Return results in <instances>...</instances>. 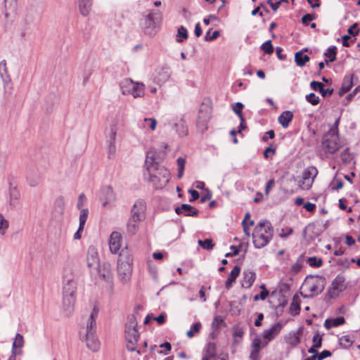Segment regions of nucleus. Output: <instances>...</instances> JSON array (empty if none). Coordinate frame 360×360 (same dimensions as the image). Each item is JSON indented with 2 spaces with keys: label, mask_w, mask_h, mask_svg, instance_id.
Listing matches in <instances>:
<instances>
[{
  "label": "nucleus",
  "mask_w": 360,
  "mask_h": 360,
  "mask_svg": "<svg viewBox=\"0 0 360 360\" xmlns=\"http://www.w3.org/2000/svg\"><path fill=\"white\" fill-rule=\"evenodd\" d=\"M216 355V345L214 343L210 342L207 345L202 360H212V357H214Z\"/></svg>",
  "instance_id": "31"
},
{
  "label": "nucleus",
  "mask_w": 360,
  "mask_h": 360,
  "mask_svg": "<svg viewBox=\"0 0 360 360\" xmlns=\"http://www.w3.org/2000/svg\"><path fill=\"white\" fill-rule=\"evenodd\" d=\"M346 288L345 278L342 275H338L332 283L331 292L333 295H338L343 291Z\"/></svg>",
  "instance_id": "19"
},
{
  "label": "nucleus",
  "mask_w": 360,
  "mask_h": 360,
  "mask_svg": "<svg viewBox=\"0 0 360 360\" xmlns=\"http://www.w3.org/2000/svg\"><path fill=\"white\" fill-rule=\"evenodd\" d=\"M134 86V82L130 79H125L120 83V88L123 95L130 94L132 86Z\"/></svg>",
  "instance_id": "36"
},
{
  "label": "nucleus",
  "mask_w": 360,
  "mask_h": 360,
  "mask_svg": "<svg viewBox=\"0 0 360 360\" xmlns=\"http://www.w3.org/2000/svg\"><path fill=\"white\" fill-rule=\"evenodd\" d=\"M0 76L4 82L10 80V77L8 74L6 68V62L5 60H3L0 62Z\"/></svg>",
  "instance_id": "40"
},
{
  "label": "nucleus",
  "mask_w": 360,
  "mask_h": 360,
  "mask_svg": "<svg viewBox=\"0 0 360 360\" xmlns=\"http://www.w3.org/2000/svg\"><path fill=\"white\" fill-rule=\"evenodd\" d=\"M325 56L329 58L328 61L333 62L336 60V47L332 46L328 49Z\"/></svg>",
  "instance_id": "47"
},
{
  "label": "nucleus",
  "mask_w": 360,
  "mask_h": 360,
  "mask_svg": "<svg viewBox=\"0 0 360 360\" xmlns=\"http://www.w3.org/2000/svg\"><path fill=\"white\" fill-rule=\"evenodd\" d=\"M118 130L117 121L112 120L105 130L108 141H116L117 132Z\"/></svg>",
  "instance_id": "25"
},
{
  "label": "nucleus",
  "mask_w": 360,
  "mask_h": 360,
  "mask_svg": "<svg viewBox=\"0 0 360 360\" xmlns=\"http://www.w3.org/2000/svg\"><path fill=\"white\" fill-rule=\"evenodd\" d=\"M122 236L119 232L113 231L109 239V248L112 254H116L121 247Z\"/></svg>",
  "instance_id": "16"
},
{
  "label": "nucleus",
  "mask_w": 360,
  "mask_h": 360,
  "mask_svg": "<svg viewBox=\"0 0 360 360\" xmlns=\"http://www.w3.org/2000/svg\"><path fill=\"white\" fill-rule=\"evenodd\" d=\"M133 272V256L127 248L122 249L117 259V275L122 284L128 283Z\"/></svg>",
  "instance_id": "2"
},
{
  "label": "nucleus",
  "mask_w": 360,
  "mask_h": 360,
  "mask_svg": "<svg viewBox=\"0 0 360 360\" xmlns=\"http://www.w3.org/2000/svg\"><path fill=\"white\" fill-rule=\"evenodd\" d=\"M144 90L145 84L143 83L134 82V86H132L129 94H131L134 98L142 97L144 95Z\"/></svg>",
  "instance_id": "29"
},
{
  "label": "nucleus",
  "mask_w": 360,
  "mask_h": 360,
  "mask_svg": "<svg viewBox=\"0 0 360 360\" xmlns=\"http://www.w3.org/2000/svg\"><path fill=\"white\" fill-rule=\"evenodd\" d=\"M261 49L264 53L271 54L274 52V47L270 40L266 41L261 46Z\"/></svg>",
  "instance_id": "52"
},
{
  "label": "nucleus",
  "mask_w": 360,
  "mask_h": 360,
  "mask_svg": "<svg viewBox=\"0 0 360 360\" xmlns=\"http://www.w3.org/2000/svg\"><path fill=\"white\" fill-rule=\"evenodd\" d=\"M174 127L176 129V131L179 136H184L187 134L188 130L182 119H181L178 123H174Z\"/></svg>",
  "instance_id": "39"
},
{
  "label": "nucleus",
  "mask_w": 360,
  "mask_h": 360,
  "mask_svg": "<svg viewBox=\"0 0 360 360\" xmlns=\"http://www.w3.org/2000/svg\"><path fill=\"white\" fill-rule=\"evenodd\" d=\"M275 153V149L272 148L271 146L266 148L264 151V157L265 158H268L270 156H272Z\"/></svg>",
  "instance_id": "64"
},
{
  "label": "nucleus",
  "mask_w": 360,
  "mask_h": 360,
  "mask_svg": "<svg viewBox=\"0 0 360 360\" xmlns=\"http://www.w3.org/2000/svg\"><path fill=\"white\" fill-rule=\"evenodd\" d=\"M302 268V264L300 262H297L293 264L290 269V272L293 274L298 273Z\"/></svg>",
  "instance_id": "60"
},
{
  "label": "nucleus",
  "mask_w": 360,
  "mask_h": 360,
  "mask_svg": "<svg viewBox=\"0 0 360 360\" xmlns=\"http://www.w3.org/2000/svg\"><path fill=\"white\" fill-rule=\"evenodd\" d=\"M325 279L319 276L307 277L303 283V289L307 292L304 297H311L320 294L324 289Z\"/></svg>",
  "instance_id": "7"
},
{
  "label": "nucleus",
  "mask_w": 360,
  "mask_h": 360,
  "mask_svg": "<svg viewBox=\"0 0 360 360\" xmlns=\"http://www.w3.org/2000/svg\"><path fill=\"white\" fill-rule=\"evenodd\" d=\"M292 118L293 113L291 111L285 110L279 115L278 121L283 128H287Z\"/></svg>",
  "instance_id": "26"
},
{
  "label": "nucleus",
  "mask_w": 360,
  "mask_h": 360,
  "mask_svg": "<svg viewBox=\"0 0 360 360\" xmlns=\"http://www.w3.org/2000/svg\"><path fill=\"white\" fill-rule=\"evenodd\" d=\"M312 342L314 343L313 345H315L316 347H321L322 345V338L321 336L319 333H316L313 338Z\"/></svg>",
  "instance_id": "58"
},
{
  "label": "nucleus",
  "mask_w": 360,
  "mask_h": 360,
  "mask_svg": "<svg viewBox=\"0 0 360 360\" xmlns=\"http://www.w3.org/2000/svg\"><path fill=\"white\" fill-rule=\"evenodd\" d=\"M353 86V80L352 77H345L344 78L342 87L339 91V95L341 96L348 92Z\"/></svg>",
  "instance_id": "34"
},
{
  "label": "nucleus",
  "mask_w": 360,
  "mask_h": 360,
  "mask_svg": "<svg viewBox=\"0 0 360 360\" xmlns=\"http://www.w3.org/2000/svg\"><path fill=\"white\" fill-rule=\"evenodd\" d=\"M323 147L326 153H335L341 147L335 128H330L323 139Z\"/></svg>",
  "instance_id": "8"
},
{
  "label": "nucleus",
  "mask_w": 360,
  "mask_h": 360,
  "mask_svg": "<svg viewBox=\"0 0 360 360\" xmlns=\"http://www.w3.org/2000/svg\"><path fill=\"white\" fill-rule=\"evenodd\" d=\"M252 350L250 356H253L255 355H257L261 349L260 339H259L257 338L253 339L252 342Z\"/></svg>",
  "instance_id": "44"
},
{
  "label": "nucleus",
  "mask_w": 360,
  "mask_h": 360,
  "mask_svg": "<svg viewBox=\"0 0 360 360\" xmlns=\"http://www.w3.org/2000/svg\"><path fill=\"white\" fill-rule=\"evenodd\" d=\"M89 215V210L88 209H82L80 211L79 221V231H84V225Z\"/></svg>",
  "instance_id": "38"
},
{
  "label": "nucleus",
  "mask_w": 360,
  "mask_h": 360,
  "mask_svg": "<svg viewBox=\"0 0 360 360\" xmlns=\"http://www.w3.org/2000/svg\"><path fill=\"white\" fill-rule=\"evenodd\" d=\"M198 243L205 250H212L214 248V243L212 240L210 238L205 239L204 240H198Z\"/></svg>",
  "instance_id": "45"
},
{
  "label": "nucleus",
  "mask_w": 360,
  "mask_h": 360,
  "mask_svg": "<svg viewBox=\"0 0 360 360\" xmlns=\"http://www.w3.org/2000/svg\"><path fill=\"white\" fill-rule=\"evenodd\" d=\"M243 107V105L241 103L238 102L233 107V110L238 116V117L240 118V121L245 122V119H244V117L243 116V114H242Z\"/></svg>",
  "instance_id": "48"
},
{
  "label": "nucleus",
  "mask_w": 360,
  "mask_h": 360,
  "mask_svg": "<svg viewBox=\"0 0 360 360\" xmlns=\"http://www.w3.org/2000/svg\"><path fill=\"white\" fill-rule=\"evenodd\" d=\"M87 266L90 269H97L99 266L100 259L97 249L91 245L87 250L86 254Z\"/></svg>",
  "instance_id": "14"
},
{
  "label": "nucleus",
  "mask_w": 360,
  "mask_h": 360,
  "mask_svg": "<svg viewBox=\"0 0 360 360\" xmlns=\"http://www.w3.org/2000/svg\"><path fill=\"white\" fill-rule=\"evenodd\" d=\"M275 181L274 179H271L269 181H268L266 187H265V194L266 195H269L271 189L274 186Z\"/></svg>",
  "instance_id": "61"
},
{
  "label": "nucleus",
  "mask_w": 360,
  "mask_h": 360,
  "mask_svg": "<svg viewBox=\"0 0 360 360\" xmlns=\"http://www.w3.org/2000/svg\"><path fill=\"white\" fill-rule=\"evenodd\" d=\"M345 323V319L342 316H339L335 319H328L324 322V326L327 329H330L332 327L339 326Z\"/></svg>",
  "instance_id": "33"
},
{
  "label": "nucleus",
  "mask_w": 360,
  "mask_h": 360,
  "mask_svg": "<svg viewBox=\"0 0 360 360\" xmlns=\"http://www.w3.org/2000/svg\"><path fill=\"white\" fill-rule=\"evenodd\" d=\"M177 214H183L186 217H196L198 214V210L188 204H182L180 207L175 208Z\"/></svg>",
  "instance_id": "18"
},
{
  "label": "nucleus",
  "mask_w": 360,
  "mask_h": 360,
  "mask_svg": "<svg viewBox=\"0 0 360 360\" xmlns=\"http://www.w3.org/2000/svg\"><path fill=\"white\" fill-rule=\"evenodd\" d=\"M176 163H177V166H178L177 177L179 179H181V178H182V176L184 175L186 160L184 158L179 157L176 160Z\"/></svg>",
  "instance_id": "43"
},
{
  "label": "nucleus",
  "mask_w": 360,
  "mask_h": 360,
  "mask_svg": "<svg viewBox=\"0 0 360 360\" xmlns=\"http://www.w3.org/2000/svg\"><path fill=\"white\" fill-rule=\"evenodd\" d=\"M309 60V57L304 54L302 51H298L295 54V61L297 66H304L307 61Z\"/></svg>",
  "instance_id": "37"
},
{
  "label": "nucleus",
  "mask_w": 360,
  "mask_h": 360,
  "mask_svg": "<svg viewBox=\"0 0 360 360\" xmlns=\"http://www.w3.org/2000/svg\"><path fill=\"white\" fill-rule=\"evenodd\" d=\"M20 200V192L16 186L9 184L8 190V207L9 210H14L18 205Z\"/></svg>",
  "instance_id": "11"
},
{
  "label": "nucleus",
  "mask_w": 360,
  "mask_h": 360,
  "mask_svg": "<svg viewBox=\"0 0 360 360\" xmlns=\"http://www.w3.org/2000/svg\"><path fill=\"white\" fill-rule=\"evenodd\" d=\"M146 210V203L142 200H138L135 202L131 210V218L134 220L141 221L145 218Z\"/></svg>",
  "instance_id": "12"
},
{
  "label": "nucleus",
  "mask_w": 360,
  "mask_h": 360,
  "mask_svg": "<svg viewBox=\"0 0 360 360\" xmlns=\"http://www.w3.org/2000/svg\"><path fill=\"white\" fill-rule=\"evenodd\" d=\"M243 274L242 286L245 288H250L256 279V274L251 270L244 271Z\"/></svg>",
  "instance_id": "23"
},
{
  "label": "nucleus",
  "mask_w": 360,
  "mask_h": 360,
  "mask_svg": "<svg viewBox=\"0 0 360 360\" xmlns=\"http://www.w3.org/2000/svg\"><path fill=\"white\" fill-rule=\"evenodd\" d=\"M330 356H331V352L330 351L323 350L320 354L316 355V357H317L318 360H323L325 358Z\"/></svg>",
  "instance_id": "62"
},
{
  "label": "nucleus",
  "mask_w": 360,
  "mask_h": 360,
  "mask_svg": "<svg viewBox=\"0 0 360 360\" xmlns=\"http://www.w3.org/2000/svg\"><path fill=\"white\" fill-rule=\"evenodd\" d=\"M283 324L278 322L274 324L270 328L265 330L263 333V338L266 340V345L273 340L281 332Z\"/></svg>",
  "instance_id": "15"
},
{
  "label": "nucleus",
  "mask_w": 360,
  "mask_h": 360,
  "mask_svg": "<svg viewBox=\"0 0 360 360\" xmlns=\"http://www.w3.org/2000/svg\"><path fill=\"white\" fill-rule=\"evenodd\" d=\"M76 295L63 294V311L65 316H70L75 307Z\"/></svg>",
  "instance_id": "13"
},
{
  "label": "nucleus",
  "mask_w": 360,
  "mask_h": 360,
  "mask_svg": "<svg viewBox=\"0 0 360 360\" xmlns=\"http://www.w3.org/2000/svg\"><path fill=\"white\" fill-rule=\"evenodd\" d=\"M303 332V328L300 327L297 331L290 333L285 338L287 344L295 347L300 343V336Z\"/></svg>",
  "instance_id": "21"
},
{
  "label": "nucleus",
  "mask_w": 360,
  "mask_h": 360,
  "mask_svg": "<svg viewBox=\"0 0 360 360\" xmlns=\"http://www.w3.org/2000/svg\"><path fill=\"white\" fill-rule=\"evenodd\" d=\"M140 127L154 131L156 128L157 120L155 118H144L140 121Z\"/></svg>",
  "instance_id": "35"
},
{
  "label": "nucleus",
  "mask_w": 360,
  "mask_h": 360,
  "mask_svg": "<svg viewBox=\"0 0 360 360\" xmlns=\"http://www.w3.org/2000/svg\"><path fill=\"white\" fill-rule=\"evenodd\" d=\"M307 262L309 265L311 266L319 267L322 265V260L321 259H317L315 257H309Z\"/></svg>",
  "instance_id": "55"
},
{
  "label": "nucleus",
  "mask_w": 360,
  "mask_h": 360,
  "mask_svg": "<svg viewBox=\"0 0 360 360\" xmlns=\"http://www.w3.org/2000/svg\"><path fill=\"white\" fill-rule=\"evenodd\" d=\"M103 194L105 197L103 199H101L103 207H107L109 204L115 201V195L112 187H104L103 188Z\"/></svg>",
  "instance_id": "22"
},
{
  "label": "nucleus",
  "mask_w": 360,
  "mask_h": 360,
  "mask_svg": "<svg viewBox=\"0 0 360 360\" xmlns=\"http://www.w3.org/2000/svg\"><path fill=\"white\" fill-rule=\"evenodd\" d=\"M141 221L134 220L132 218H130L127 224V233L131 236L135 235L139 231V223Z\"/></svg>",
  "instance_id": "32"
},
{
  "label": "nucleus",
  "mask_w": 360,
  "mask_h": 360,
  "mask_svg": "<svg viewBox=\"0 0 360 360\" xmlns=\"http://www.w3.org/2000/svg\"><path fill=\"white\" fill-rule=\"evenodd\" d=\"M348 33L352 36H356L359 33V30L357 29V24L354 23L353 24L349 29H348Z\"/></svg>",
  "instance_id": "63"
},
{
  "label": "nucleus",
  "mask_w": 360,
  "mask_h": 360,
  "mask_svg": "<svg viewBox=\"0 0 360 360\" xmlns=\"http://www.w3.org/2000/svg\"><path fill=\"white\" fill-rule=\"evenodd\" d=\"M201 328V323L200 322H197L192 326V328L187 331L186 335L188 338H193L195 333H199Z\"/></svg>",
  "instance_id": "46"
},
{
  "label": "nucleus",
  "mask_w": 360,
  "mask_h": 360,
  "mask_svg": "<svg viewBox=\"0 0 360 360\" xmlns=\"http://www.w3.org/2000/svg\"><path fill=\"white\" fill-rule=\"evenodd\" d=\"M340 344L347 348L352 345V341L348 335H344L340 339Z\"/></svg>",
  "instance_id": "54"
},
{
  "label": "nucleus",
  "mask_w": 360,
  "mask_h": 360,
  "mask_svg": "<svg viewBox=\"0 0 360 360\" xmlns=\"http://www.w3.org/2000/svg\"><path fill=\"white\" fill-rule=\"evenodd\" d=\"M274 230L268 221H260L255 227L252 234L254 245L256 248L265 247L273 237Z\"/></svg>",
  "instance_id": "4"
},
{
  "label": "nucleus",
  "mask_w": 360,
  "mask_h": 360,
  "mask_svg": "<svg viewBox=\"0 0 360 360\" xmlns=\"http://www.w3.org/2000/svg\"><path fill=\"white\" fill-rule=\"evenodd\" d=\"M210 30L207 31L205 36V41H212L215 39H217L219 36V32L216 30L212 32V34H210Z\"/></svg>",
  "instance_id": "57"
},
{
  "label": "nucleus",
  "mask_w": 360,
  "mask_h": 360,
  "mask_svg": "<svg viewBox=\"0 0 360 360\" xmlns=\"http://www.w3.org/2000/svg\"><path fill=\"white\" fill-rule=\"evenodd\" d=\"M24 345V338L22 335L17 333L12 345V349L18 350L17 349H21ZM21 350V349H19Z\"/></svg>",
  "instance_id": "41"
},
{
  "label": "nucleus",
  "mask_w": 360,
  "mask_h": 360,
  "mask_svg": "<svg viewBox=\"0 0 360 360\" xmlns=\"http://www.w3.org/2000/svg\"><path fill=\"white\" fill-rule=\"evenodd\" d=\"M108 158H113L116 153L115 141H108Z\"/></svg>",
  "instance_id": "50"
},
{
  "label": "nucleus",
  "mask_w": 360,
  "mask_h": 360,
  "mask_svg": "<svg viewBox=\"0 0 360 360\" xmlns=\"http://www.w3.org/2000/svg\"><path fill=\"white\" fill-rule=\"evenodd\" d=\"M78 4L81 14L86 16L91 9L92 0H78Z\"/></svg>",
  "instance_id": "30"
},
{
  "label": "nucleus",
  "mask_w": 360,
  "mask_h": 360,
  "mask_svg": "<svg viewBox=\"0 0 360 360\" xmlns=\"http://www.w3.org/2000/svg\"><path fill=\"white\" fill-rule=\"evenodd\" d=\"M137 326L138 323L135 316L133 315L129 316L125 325V338L127 349L131 352H136L140 354L141 353V350L136 349V344L139 339Z\"/></svg>",
  "instance_id": "5"
},
{
  "label": "nucleus",
  "mask_w": 360,
  "mask_h": 360,
  "mask_svg": "<svg viewBox=\"0 0 360 360\" xmlns=\"http://www.w3.org/2000/svg\"><path fill=\"white\" fill-rule=\"evenodd\" d=\"M170 77V71L168 68H162L158 72L156 76L157 82L160 84L165 83Z\"/></svg>",
  "instance_id": "28"
},
{
  "label": "nucleus",
  "mask_w": 360,
  "mask_h": 360,
  "mask_svg": "<svg viewBox=\"0 0 360 360\" xmlns=\"http://www.w3.org/2000/svg\"><path fill=\"white\" fill-rule=\"evenodd\" d=\"M99 276L106 282L111 283L113 279L111 266L109 263H104L98 269Z\"/></svg>",
  "instance_id": "20"
},
{
  "label": "nucleus",
  "mask_w": 360,
  "mask_h": 360,
  "mask_svg": "<svg viewBox=\"0 0 360 360\" xmlns=\"http://www.w3.org/2000/svg\"><path fill=\"white\" fill-rule=\"evenodd\" d=\"M99 309L94 306L86 321L85 328V342L87 347L92 352H97L100 348V342L96 336V318Z\"/></svg>",
  "instance_id": "3"
},
{
  "label": "nucleus",
  "mask_w": 360,
  "mask_h": 360,
  "mask_svg": "<svg viewBox=\"0 0 360 360\" xmlns=\"http://www.w3.org/2000/svg\"><path fill=\"white\" fill-rule=\"evenodd\" d=\"M310 86L314 91H319L321 92L323 89V84L316 81H312L310 83Z\"/></svg>",
  "instance_id": "59"
},
{
  "label": "nucleus",
  "mask_w": 360,
  "mask_h": 360,
  "mask_svg": "<svg viewBox=\"0 0 360 360\" xmlns=\"http://www.w3.org/2000/svg\"><path fill=\"white\" fill-rule=\"evenodd\" d=\"M77 276L76 271L66 265L63 272V294L76 295Z\"/></svg>",
  "instance_id": "6"
},
{
  "label": "nucleus",
  "mask_w": 360,
  "mask_h": 360,
  "mask_svg": "<svg viewBox=\"0 0 360 360\" xmlns=\"http://www.w3.org/2000/svg\"><path fill=\"white\" fill-rule=\"evenodd\" d=\"M153 12L149 13L148 15H145L144 22H143V29L144 32L149 35H154L155 34V22L153 18Z\"/></svg>",
  "instance_id": "17"
},
{
  "label": "nucleus",
  "mask_w": 360,
  "mask_h": 360,
  "mask_svg": "<svg viewBox=\"0 0 360 360\" xmlns=\"http://www.w3.org/2000/svg\"><path fill=\"white\" fill-rule=\"evenodd\" d=\"M317 174L318 170L315 167H308L302 174V179L299 181V186L303 190H309Z\"/></svg>",
  "instance_id": "9"
},
{
  "label": "nucleus",
  "mask_w": 360,
  "mask_h": 360,
  "mask_svg": "<svg viewBox=\"0 0 360 360\" xmlns=\"http://www.w3.org/2000/svg\"><path fill=\"white\" fill-rule=\"evenodd\" d=\"M254 225V221L250 220L249 222H243L242 223L243 231L246 236H250V227Z\"/></svg>",
  "instance_id": "56"
},
{
  "label": "nucleus",
  "mask_w": 360,
  "mask_h": 360,
  "mask_svg": "<svg viewBox=\"0 0 360 360\" xmlns=\"http://www.w3.org/2000/svg\"><path fill=\"white\" fill-rule=\"evenodd\" d=\"M306 99L309 103L314 105H317L320 101L319 96L314 93H311L309 95H307Z\"/></svg>",
  "instance_id": "53"
},
{
  "label": "nucleus",
  "mask_w": 360,
  "mask_h": 360,
  "mask_svg": "<svg viewBox=\"0 0 360 360\" xmlns=\"http://www.w3.org/2000/svg\"><path fill=\"white\" fill-rule=\"evenodd\" d=\"M65 199L63 196L58 197L53 204V213L56 216L62 217L65 207Z\"/></svg>",
  "instance_id": "24"
},
{
  "label": "nucleus",
  "mask_w": 360,
  "mask_h": 360,
  "mask_svg": "<svg viewBox=\"0 0 360 360\" xmlns=\"http://www.w3.org/2000/svg\"><path fill=\"white\" fill-rule=\"evenodd\" d=\"M9 222L5 219L4 215L0 213V236H4L8 229Z\"/></svg>",
  "instance_id": "42"
},
{
  "label": "nucleus",
  "mask_w": 360,
  "mask_h": 360,
  "mask_svg": "<svg viewBox=\"0 0 360 360\" xmlns=\"http://www.w3.org/2000/svg\"><path fill=\"white\" fill-rule=\"evenodd\" d=\"M86 202V198L84 193H81L78 197V200L77 202V209L81 211L82 209H86L84 207Z\"/></svg>",
  "instance_id": "51"
},
{
  "label": "nucleus",
  "mask_w": 360,
  "mask_h": 360,
  "mask_svg": "<svg viewBox=\"0 0 360 360\" xmlns=\"http://www.w3.org/2000/svg\"><path fill=\"white\" fill-rule=\"evenodd\" d=\"M176 37H177L176 41L178 42L182 41V39H180L179 37H182L184 39H186L188 38L187 30L184 26H181L178 29Z\"/></svg>",
  "instance_id": "49"
},
{
  "label": "nucleus",
  "mask_w": 360,
  "mask_h": 360,
  "mask_svg": "<svg viewBox=\"0 0 360 360\" xmlns=\"http://www.w3.org/2000/svg\"><path fill=\"white\" fill-rule=\"evenodd\" d=\"M240 266L238 265H236L231 270V271L229 276V278H227V280L225 283V286H226V289L229 290L232 287L233 283H235L237 277L240 274Z\"/></svg>",
  "instance_id": "27"
},
{
  "label": "nucleus",
  "mask_w": 360,
  "mask_h": 360,
  "mask_svg": "<svg viewBox=\"0 0 360 360\" xmlns=\"http://www.w3.org/2000/svg\"><path fill=\"white\" fill-rule=\"evenodd\" d=\"M148 152L146 155V166L147 173L144 174L145 178L151 182L155 188L160 189L165 187L169 180V172L164 167H159L153 157L149 155Z\"/></svg>",
  "instance_id": "1"
},
{
  "label": "nucleus",
  "mask_w": 360,
  "mask_h": 360,
  "mask_svg": "<svg viewBox=\"0 0 360 360\" xmlns=\"http://www.w3.org/2000/svg\"><path fill=\"white\" fill-rule=\"evenodd\" d=\"M212 114V108L208 105L202 104L198 112L197 126L200 131H205Z\"/></svg>",
  "instance_id": "10"
}]
</instances>
